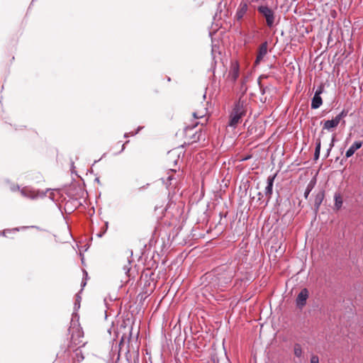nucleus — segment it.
Wrapping results in <instances>:
<instances>
[{"label": "nucleus", "instance_id": "1", "mask_svg": "<svg viewBox=\"0 0 363 363\" xmlns=\"http://www.w3.org/2000/svg\"><path fill=\"white\" fill-rule=\"evenodd\" d=\"M275 9L276 8L273 9L265 4H261L257 7L258 13L265 19L269 28H272L275 26Z\"/></svg>", "mask_w": 363, "mask_h": 363}, {"label": "nucleus", "instance_id": "2", "mask_svg": "<svg viewBox=\"0 0 363 363\" xmlns=\"http://www.w3.org/2000/svg\"><path fill=\"white\" fill-rule=\"evenodd\" d=\"M348 111L343 109L338 115L333 119L325 121L323 123V130H332L333 128H336L340 123L341 120L347 116Z\"/></svg>", "mask_w": 363, "mask_h": 363}, {"label": "nucleus", "instance_id": "3", "mask_svg": "<svg viewBox=\"0 0 363 363\" xmlns=\"http://www.w3.org/2000/svg\"><path fill=\"white\" fill-rule=\"evenodd\" d=\"M69 333L72 340L76 341L83 336V331L81 328L79 319H71Z\"/></svg>", "mask_w": 363, "mask_h": 363}, {"label": "nucleus", "instance_id": "4", "mask_svg": "<svg viewBox=\"0 0 363 363\" xmlns=\"http://www.w3.org/2000/svg\"><path fill=\"white\" fill-rule=\"evenodd\" d=\"M247 111V103L245 100L240 98L238 101L235 103L233 108L230 113L242 118L246 115Z\"/></svg>", "mask_w": 363, "mask_h": 363}, {"label": "nucleus", "instance_id": "5", "mask_svg": "<svg viewBox=\"0 0 363 363\" xmlns=\"http://www.w3.org/2000/svg\"><path fill=\"white\" fill-rule=\"evenodd\" d=\"M249 7L247 1L242 0L238 5L236 10L234 21L235 23H240L244 16L247 13Z\"/></svg>", "mask_w": 363, "mask_h": 363}, {"label": "nucleus", "instance_id": "6", "mask_svg": "<svg viewBox=\"0 0 363 363\" xmlns=\"http://www.w3.org/2000/svg\"><path fill=\"white\" fill-rule=\"evenodd\" d=\"M276 177H277V174H275L274 175H270L267 177V186L265 187V190H264V194L267 197V201L266 202L265 206H267L268 204V202L269 201V200L272 198V195L273 193V185H274V182Z\"/></svg>", "mask_w": 363, "mask_h": 363}, {"label": "nucleus", "instance_id": "7", "mask_svg": "<svg viewBox=\"0 0 363 363\" xmlns=\"http://www.w3.org/2000/svg\"><path fill=\"white\" fill-rule=\"evenodd\" d=\"M323 91V87L322 86H319L318 89L315 91V94L311 101V108L313 109L318 108L323 104V100L320 96V94Z\"/></svg>", "mask_w": 363, "mask_h": 363}, {"label": "nucleus", "instance_id": "8", "mask_svg": "<svg viewBox=\"0 0 363 363\" xmlns=\"http://www.w3.org/2000/svg\"><path fill=\"white\" fill-rule=\"evenodd\" d=\"M240 67L237 61L231 63L228 77L232 82H235L239 77Z\"/></svg>", "mask_w": 363, "mask_h": 363}, {"label": "nucleus", "instance_id": "9", "mask_svg": "<svg viewBox=\"0 0 363 363\" xmlns=\"http://www.w3.org/2000/svg\"><path fill=\"white\" fill-rule=\"evenodd\" d=\"M308 298V291L307 289H303L300 293L298 294L296 302V306L301 308L306 304V301Z\"/></svg>", "mask_w": 363, "mask_h": 363}, {"label": "nucleus", "instance_id": "10", "mask_svg": "<svg viewBox=\"0 0 363 363\" xmlns=\"http://www.w3.org/2000/svg\"><path fill=\"white\" fill-rule=\"evenodd\" d=\"M267 53V43L264 42L262 43L258 49V52L255 60V65H257L260 63V62L263 60L264 57Z\"/></svg>", "mask_w": 363, "mask_h": 363}, {"label": "nucleus", "instance_id": "11", "mask_svg": "<svg viewBox=\"0 0 363 363\" xmlns=\"http://www.w3.org/2000/svg\"><path fill=\"white\" fill-rule=\"evenodd\" d=\"M363 145L362 141H355L350 147V148L346 151L345 157L347 158H349L352 157L356 150L359 149Z\"/></svg>", "mask_w": 363, "mask_h": 363}, {"label": "nucleus", "instance_id": "12", "mask_svg": "<svg viewBox=\"0 0 363 363\" xmlns=\"http://www.w3.org/2000/svg\"><path fill=\"white\" fill-rule=\"evenodd\" d=\"M21 194L23 196L30 199H35L38 196V192L36 193L35 191L28 188H23L21 189Z\"/></svg>", "mask_w": 363, "mask_h": 363}, {"label": "nucleus", "instance_id": "13", "mask_svg": "<svg viewBox=\"0 0 363 363\" xmlns=\"http://www.w3.org/2000/svg\"><path fill=\"white\" fill-rule=\"evenodd\" d=\"M324 197H325L324 191H320L316 194V196L315 197V200H314V208H315V211H318L319 209L320 206L321 205V203L324 199Z\"/></svg>", "mask_w": 363, "mask_h": 363}, {"label": "nucleus", "instance_id": "14", "mask_svg": "<svg viewBox=\"0 0 363 363\" xmlns=\"http://www.w3.org/2000/svg\"><path fill=\"white\" fill-rule=\"evenodd\" d=\"M241 118H242L240 116L230 113L229 116L228 125L234 128H236L238 124L240 122Z\"/></svg>", "mask_w": 363, "mask_h": 363}, {"label": "nucleus", "instance_id": "15", "mask_svg": "<svg viewBox=\"0 0 363 363\" xmlns=\"http://www.w3.org/2000/svg\"><path fill=\"white\" fill-rule=\"evenodd\" d=\"M334 199H335V208L336 210H339L341 208L342 206V198L340 193H335L334 195Z\"/></svg>", "mask_w": 363, "mask_h": 363}, {"label": "nucleus", "instance_id": "16", "mask_svg": "<svg viewBox=\"0 0 363 363\" xmlns=\"http://www.w3.org/2000/svg\"><path fill=\"white\" fill-rule=\"evenodd\" d=\"M315 183H316V182H315V179H314L311 180L310 182L308 184L306 191L304 192V197L306 199H307L311 191L314 188Z\"/></svg>", "mask_w": 363, "mask_h": 363}, {"label": "nucleus", "instance_id": "17", "mask_svg": "<svg viewBox=\"0 0 363 363\" xmlns=\"http://www.w3.org/2000/svg\"><path fill=\"white\" fill-rule=\"evenodd\" d=\"M294 355L298 357V358H300L302 357V354H303V350H302V347H301V345L298 343H296L294 346Z\"/></svg>", "mask_w": 363, "mask_h": 363}, {"label": "nucleus", "instance_id": "18", "mask_svg": "<svg viewBox=\"0 0 363 363\" xmlns=\"http://www.w3.org/2000/svg\"><path fill=\"white\" fill-rule=\"evenodd\" d=\"M321 142L320 139L318 138L315 141V149L314 152V159L318 160L320 157Z\"/></svg>", "mask_w": 363, "mask_h": 363}, {"label": "nucleus", "instance_id": "19", "mask_svg": "<svg viewBox=\"0 0 363 363\" xmlns=\"http://www.w3.org/2000/svg\"><path fill=\"white\" fill-rule=\"evenodd\" d=\"M206 113H207V109L206 108H204L201 110H199V111L194 112L193 116L195 118H202L203 117H204L206 116Z\"/></svg>", "mask_w": 363, "mask_h": 363}, {"label": "nucleus", "instance_id": "20", "mask_svg": "<svg viewBox=\"0 0 363 363\" xmlns=\"http://www.w3.org/2000/svg\"><path fill=\"white\" fill-rule=\"evenodd\" d=\"M169 172H172L171 174H169L167 178V182H165L164 181H163L164 183H165L167 185H169V184H171V181L173 180L174 178V176H173V173L176 172L175 169H169Z\"/></svg>", "mask_w": 363, "mask_h": 363}, {"label": "nucleus", "instance_id": "21", "mask_svg": "<svg viewBox=\"0 0 363 363\" xmlns=\"http://www.w3.org/2000/svg\"><path fill=\"white\" fill-rule=\"evenodd\" d=\"M131 330H132V328L131 327H128V331L127 333H123L122 335V337H121V343L125 339V338H128L129 336H130L131 335Z\"/></svg>", "mask_w": 363, "mask_h": 363}, {"label": "nucleus", "instance_id": "22", "mask_svg": "<svg viewBox=\"0 0 363 363\" xmlns=\"http://www.w3.org/2000/svg\"><path fill=\"white\" fill-rule=\"evenodd\" d=\"M81 296L79 294L76 295V300L74 302V309L77 310L80 307Z\"/></svg>", "mask_w": 363, "mask_h": 363}, {"label": "nucleus", "instance_id": "23", "mask_svg": "<svg viewBox=\"0 0 363 363\" xmlns=\"http://www.w3.org/2000/svg\"><path fill=\"white\" fill-rule=\"evenodd\" d=\"M201 133L200 132L199 133H198L197 132H196L194 135H193V140H192V143L194 142H197V141H199L201 140Z\"/></svg>", "mask_w": 363, "mask_h": 363}, {"label": "nucleus", "instance_id": "24", "mask_svg": "<svg viewBox=\"0 0 363 363\" xmlns=\"http://www.w3.org/2000/svg\"><path fill=\"white\" fill-rule=\"evenodd\" d=\"M258 84H259V86L260 93H261L262 94H264L267 92V90L268 89V88H267V87H264V86H263L261 84V83H260V82H259V81L258 82Z\"/></svg>", "mask_w": 363, "mask_h": 363}, {"label": "nucleus", "instance_id": "25", "mask_svg": "<svg viewBox=\"0 0 363 363\" xmlns=\"http://www.w3.org/2000/svg\"><path fill=\"white\" fill-rule=\"evenodd\" d=\"M311 363H319V358L316 355H312L311 357Z\"/></svg>", "mask_w": 363, "mask_h": 363}, {"label": "nucleus", "instance_id": "26", "mask_svg": "<svg viewBox=\"0 0 363 363\" xmlns=\"http://www.w3.org/2000/svg\"><path fill=\"white\" fill-rule=\"evenodd\" d=\"M140 128H140V127H139V128H138V130H137V131H136L135 133H125V134H124V137H125V138H127V137H128V136H129V135H130V134L131 135H134L137 134V133H138V131L140 130Z\"/></svg>", "mask_w": 363, "mask_h": 363}, {"label": "nucleus", "instance_id": "27", "mask_svg": "<svg viewBox=\"0 0 363 363\" xmlns=\"http://www.w3.org/2000/svg\"><path fill=\"white\" fill-rule=\"evenodd\" d=\"M125 325V319H122V323L121 324V328L123 327L124 329H125L126 326Z\"/></svg>", "mask_w": 363, "mask_h": 363}, {"label": "nucleus", "instance_id": "28", "mask_svg": "<svg viewBox=\"0 0 363 363\" xmlns=\"http://www.w3.org/2000/svg\"><path fill=\"white\" fill-rule=\"evenodd\" d=\"M257 195H258V200L259 201L261 200L262 198L263 197V194L261 192H258Z\"/></svg>", "mask_w": 363, "mask_h": 363}, {"label": "nucleus", "instance_id": "29", "mask_svg": "<svg viewBox=\"0 0 363 363\" xmlns=\"http://www.w3.org/2000/svg\"><path fill=\"white\" fill-rule=\"evenodd\" d=\"M334 137L333 138L332 143L330 144V148L333 146Z\"/></svg>", "mask_w": 363, "mask_h": 363}, {"label": "nucleus", "instance_id": "30", "mask_svg": "<svg viewBox=\"0 0 363 363\" xmlns=\"http://www.w3.org/2000/svg\"><path fill=\"white\" fill-rule=\"evenodd\" d=\"M81 285L84 287L86 285V281H82Z\"/></svg>", "mask_w": 363, "mask_h": 363}, {"label": "nucleus", "instance_id": "31", "mask_svg": "<svg viewBox=\"0 0 363 363\" xmlns=\"http://www.w3.org/2000/svg\"><path fill=\"white\" fill-rule=\"evenodd\" d=\"M125 149V144L123 145L122 146V151Z\"/></svg>", "mask_w": 363, "mask_h": 363}, {"label": "nucleus", "instance_id": "32", "mask_svg": "<svg viewBox=\"0 0 363 363\" xmlns=\"http://www.w3.org/2000/svg\"><path fill=\"white\" fill-rule=\"evenodd\" d=\"M13 230H14V231H18V228H13Z\"/></svg>", "mask_w": 363, "mask_h": 363}, {"label": "nucleus", "instance_id": "33", "mask_svg": "<svg viewBox=\"0 0 363 363\" xmlns=\"http://www.w3.org/2000/svg\"><path fill=\"white\" fill-rule=\"evenodd\" d=\"M76 315V313H72V318H75V317H74V315Z\"/></svg>", "mask_w": 363, "mask_h": 363}]
</instances>
